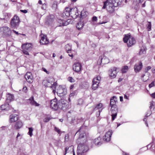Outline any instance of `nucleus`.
<instances>
[{
  "mask_svg": "<svg viewBox=\"0 0 155 155\" xmlns=\"http://www.w3.org/2000/svg\"><path fill=\"white\" fill-rule=\"evenodd\" d=\"M115 3V1L114 0H106L103 2L104 5L102 7V9L106 8L109 13H113L114 11L115 6L114 4Z\"/></svg>",
  "mask_w": 155,
  "mask_h": 155,
  "instance_id": "obj_1",
  "label": "nucleus"
},
{
  "mask_svg": "<svg viewBox=\"0 0 155 155\" xmlns=\"http://www.w3.org/2000/svg\"><path fill=\"white\" fill-rule=\"evenodd\" d=\"M124 43H127L128 47H131L134 45L136 42V40L133 36L129 34L125 35L123 38Z\"/></svg>",
  "mask_w": 155,
  "mask_h": 155,
  "instance_id": "obj_2",
  "label": "nucleus"
},
{
  "mask_svg": "<svg viewBox=\"0 0 155 155\" xmlns=\"http://www.w3.org/2000/svg\"><path fill=\"white\" fill-rule=\"evenodd\" d=\"M77 150L78 155H82L88 150V146L84 143H79Z\"/></svg>",
  "mask_w": 155,
  "mask_h": 155,
  "instance_id": "obj_3",
  "label": "nucleus"
},
{
  "mask_svg": "<svg viewBox=\"0 0 155 155\" xmlns=\"http://www.w3.org/2000/svg\"><path fill=\"white\" fill-rule=\"evenodd\" d=\"M20 20L18 16L15 15L14 16L10 21V26L12 28H17L19 26Z\"/></svg>",
  "mask_w": 155,
  "mask_h": 155,
  "instance_id": "obj_4",
  "label": "nucleus"
},
{
  "mask_svg": "<svg viewBox=\"0 0 155 155\" xmlns=\"http://www.w3.org/2000/svg\"><path fill=\"white\" fill-rule=\"evenodd\" d=\"M10 28L7 26H3L0 28V35L3 36L9 37L11 34Z\"/></svg>",
  "mask_w": 155,
  "mask_h": 155,
  "instance_id": "obj_5",
  "label": "nucleus"
},
{
  "mask_svg": "<svg viewBox=\"0 0 155 155\" xmlns=\"http://www.w3.org/2000/svg\"><path fill=\"white\" fill-rule=\"evenodd\" d=\"M22 48L24 54L29 55V52L31 50L32 45L31 43H26L22 45Z\"/></svg>",
  "mask_w": 155,
  "mask_h": 155,
  "instance_id": "obj_6",
  "label": "nucleus"
},
{
  "mask_svg": "<svg viewBox=\"0 0 155 155\" xmlns=\"http://www.w3.org/2000/svg\"><path fill=\"white\" fill-rule=\"evenodd\" d=\"M58 101L56 98L50 101L51 108L54 110H58Z\"/></svg>",
  "mask_w": 155,
  "mask_h": 155,
  "instance_id": "obj_7",
  "label": "nucleus"
},
{
  "mask_svg": "<svg viewBox=\"0 0 155 155\" xmlns=\"http://www.w3.org/2000/svg\"><path fill=\"white\" fill-rule=\"evenodd\" d=\"M66 101L64 99H61L58 101V109H60L64 110L66 109Z\"/></svg>",
  "mask_w": 155,
  "mask_h": 155,
  "instance_id": "obj_8",
  "label": "nucleus"
},
{
  "mask_svg": "<svg viewBox=\"0 0 155 155\" xmlns=\"http://www.w3.org/2000/svg\"><path fill=\"white\" fill-rule=\"evenodd\" d=\"M111 113L112 120H114L116 118L118 111L117 106L111 107L110 109Z\"/></svg>",
  "mask_w": 155,
  "mask_h": 155,
  "instance_id": "obj_9",
  "label": "nucleus"
},
{
  "mask_svg": "<svg viewBox=\"0 0 155 155\" xmlns=\"http://www.w3.org/2000/svg\"><path fill=\"white\" fill-rule=\"evenodd\" d=\"M57 93L58 96L61 97L66 94L67 90L66 89L62 88L61 86H60L57 90Z\"/></svg>",
  "mask_w": 155,
  "mask_h": 155,
  "instance_id": "obj_10",
  "label": "nucleus"
},
{
  "mask_svg": "<svg viewBox=\"0 0 155 155\" xmlns=\"http://www.w3.org/2000/svg\"><path fill=\"white\" fill-rule=\"evenodd\" d=\"M47 83L48 84V85H49L50 84L51 85L50 86L51 88H54V89L56 88L57 83L56 82H54V79L53 77H49L46 80Z\"/></svg>",
  "mask_w": 155,
  "mask_h": 155,
  "instance_id": "obj_11",
  "label": "nucleus"
},
{
  "mask_svg": "<svg viewBox=\"0 0 155 155\" xmlns=\"http://www.w3.org/2000/svg\"><path fill=\"white\" fill-rule=\"evenodd\" d=\"M70 16L74 19L76 18L78 16L79 14L78 12L77 8H71Z\"/></svg>",
  "mask_w": 155,
  "mask_h": 155,
  "instance_id": "obj_12",
  "label": "nucleus"
},
{
  "mask_svg": "<svg viewBox=\"0 0 155 155\" xmlns=\"http://www.w3.org/2000/svg\"><path fill=\"white\" fill-rule=\"evenodd\" d=\"M113 132L112 130H109L106 132L104 136V140L106 142L110 141L111 140V137Z\"/></svg>",
  "mask_w": 155,
  "mask_h": 155,
  "instance_id": "obj_13",
  "label": "nucleus"
},
{
  "mask_svg": "<svg viewBox=\"0 0 155 155\" xmlns=\"http://www.w3.org/2000/svg\"><path fill=\"white\" fill-rule=\"evenodd\" d=\"M117 69V68L114 67L109 71V75L111 78H113L116 77Z\"/></svg>",
  "mask_w": 155,
  "mask_h": 155,
  "instance_id": "obj_14",
  "label": "nucleus"
},
{
  "mask_svg": "<svg viewBox=\"0 0 155 155\" xmlns=\"http://www.w3.org/2000/svg\"><path fill=\"white\" fill-rule=\"evenodd\" d=\"M81 65L79 63H74L73 65V69L74 71L76 72H79L81 68Z\"/></svg>",
  "mask_w": 155,
  "mask_h": 155,
  "instance_id": "obj_15",
  "label": "nucleus"
},
{
  "mask_svg": "<svg viewBox=\"0 0 155 155\" xmlns=\"http://www.w3.org/2000/svg\"><path fill=\"white\" fill-rule=\"evenodd\" d=\"M25 77L27 81L31 83L33 81V78L32 74L30 72L27 73L25 76Z\"/></svg>",
  "mask_w": 155,
  "mask_h": 155,
  "instance_id": "obj_16",
  "label": "nucleus"
},
{
  "mask_svg": "<svg viewBox=\"0 0 155 155\" xmlns=\"http://www.w3.org/2000/svg\"><path fill=\"white\" fill-rule=\"evenodd\" d=\"M143 67L142 63L139 62L135 64L134 66V69L136 72H139L140 71Z\"/></svg>",
  "mask_w": 155,
  "mask_h": 155,
  "instance_id": "obj_17",
  "label": "nucleus"
},
{
  "mask_svg": "<svg viewBox=\"0 0 155 155\" xmlns=\"http://www.w3.org/2000/svg\"><path fill=\"white\" fill-rule=\"evenodd\" d=\"M70 8L68 7L66 8L65 10L63 13V17L64 18H67L69 16H70Z\"/></svg>",
  "mask_w": 155,
  "mask_h": 155,
  "instance_id": "obj_18",
  "label": "nucleus"
},
{
  "mask_svg": "<svg viewBox=\"0 0 155 155\" xmlns=\"http://www.w3.org/2000/svg\"><path fill=\"white\" fill-rule=\"evenodd\" d=\"M41 37L40 42L41 45H45L49 43V41L47 39L46 35H43V36H42L41 35Z\"/></svg>",
  "mask_w": 155,
  "mask_h": 155,
  "instance_id": "obj_19",
  "label": "nucleus"
},
{
  "mask_svg": "<svg viewBox=\"0 0 155 155\" xmlns=\"http://www.w3.org/2000/svg\"><path fill=\"white\" fill-rule=\"evenodd\" d=\"M117 98L116 97L114 96L110 100V106L111 107L117 106L116 104L117 102Z\"/></svg>",
  "mask_w": 155,
  "mask_h": 155,
  "instance_id": "obj_20",
  "label": "nucleus"
},
{
  "mask_svg": "<svg viewBox=\"0 0 155 155\" xmlns=\"http://www.w3.org/2000/svg\"><path fill=\"white\" fill-rule=\"evenodd\" d=\"M29 100L30 101V103L32 105L35 106H39V104L37 103L34 100V97L33 96H32L29 99Z\"/></svg>",
  "mask_w": 155,
  "mask_h": 155,
  "instance_id": "obj_21",
  "label": "nucleus"
},
{
  "mask_svg": "<svg viewBox=\"0 0 155 155\" xmlns=\"http://www.w3.org/2000/svg\"><path fill=\"white\" fill-rule=\"evenodd\" d=\"M84 26V23H83V21L82 20L80 21L76 25V27L78 30L82 29Z\"/></svg>",
  "mask_w": 155,
  "mask_h": 155,
  "instance_id": "obj_22",
  "label": "nucleus"
},
{
  "mask_svg": "<svg viewBox=\"0 0 155 155\" xmlns=\"http://www.w3.org/2000/svg\"><path fill=\"white\" fill-rule=\"evenodd\" d=\"M2 110H8L10 109L9 105L8 104L6 103L2 105L0 108Z\"/></svg>",
  "mask_w": 155,
  "mask_h": 155,
  "instance_id": "obj_23",
  "label": "nucleus"
},
{
  "mask_svg": "<svg viewBox=\"0 0 155 155\" xmlns=\"http://www.w3.org/2000/svg\"><path fill=\"white\" fill-rule=\"evenodd\" d=\"M23 125V123L22 122L18 121L16 123L14 127L16 129H18L22 127Z\"/></svg>",
  "mask_w": 155,
  "mask_h": 155,
  "instance_id": "obj_24",
  "label": "nucleus"
},
{
  "mask_svg": "<svg viewBox=\"0 0 155 155\" xmlns=\"http://www.w3.org/2000/svg\"><path fill=\"white\" fill-rule=\"evenodd\" d=\"M79 129L78 131H80V133L79 136V137L77 140V143H78L80 141H81V138H83L85 135V133L84 131H81Z\"/></svg>",
  "mask_w": 155,
  "mask_h": 155,
  "instance_id": "obj_25",
  "label": "nucleus"
},
{
  "mask_svg": "<svg viewBox=\"0 0 155 155\" xmlns=\"http://www.w3.org/2000/svg\"><path fill=\"white\" fill-rule=\"evenodd\" d=\"M101 139V137H99L94 139L93 142L96 145L99 146L102 144V143L100 141Z\"/></svg>",
  "mask_w": 155,
  "mask_h": 155,
  "instance_id": "obj_26",
  "label": "nucleus"
},
{
  "mask_svg": "<svg viewBox=\"0 0 155 155\" xmlns=\"http://www.w3.org/2000/svg\"><path fill=\"white\" fill-rule=\"evenodd\" d=\"M18 117L17 115L15 116L13 115H11L10 116V122L11 123L14 122L17 120Z\"/></svg>",
  "mask_w": 155,
  "mask_h": 155,
  "instance_id": "obj_27",
  "label": "nucleus"
},
{
  "mask_svg": "<svg viewBox=\"0 0 155 155\" xmlns=\"http://www.w3.org/2000/svg\"><path fill=\"white\" fill-rule=\"evenodd\" d=\"M101 62H102L103 64H106L109 62V59L106 57L104 56L103 58L101 57Z\"/></svg>",
  "mask_w": 155,
  "mask_h": 155,
  "instance_id": "obj_28",
  "label": "nucleus"
},
{
  "mask_svg": "<svg viewBox=\"0 0 155 155\" xmlns=\"http://www.w3.org/2000/svg\"><path fill=\"white\" fill-rule=\"evenodd\" d=\"M14 96L12 94H8L7 96L6 100L7 102H10L13 99Z\"/></svg>",
  "mask_w": 155,
  "mask_h": 155,
  "instance_id": "obj_29",
  "label": "nucleus"
},
{
  "mask_svg": "<svg viewBox=\"0 0 155 155\" xmlns=\"http://www.w3.org/2000/svg\"><path fill=\"white\" fill-rule=\"evenodd\" d=\"M4 17V19L7 21L12 17V14L10 13H6L5 14Z\"/></svg>",
  "mask_w": 155,
  "mask_h": 155,
  "instance_id": "obj_30",
  "label": "nucleus"
},
{
  "mask_svg": "<svg viewBox=\"0 0 155 155\" xmlns=\"http://www.w3.org/2000/svg\"><path fill=\"white\" fill-rule=\"evenodd\" d=\"M58 23H59L58 25V26H65L66 25L65 23H64V20H61V19H59L58 21Z\"/></svg>",
  "mask_w": 155,
  "mask_h": 155,
  "instance_id": "obj_31",
  "label": "nucleus"
},
{
  "mask_svg": "<svg viewBox=\"0 0 155 155\" xmlns=\"http://www.w3.org/2000/svg\"><path fill=\"white\" fill-rule=\"evenodd\" d=\"M65 49L67 52L68 53H70L71 50V46L68 44H67L65 46Z\"/></svg>",
  "mask_w": 155,
  "mask_h": 155,
  "instance_id": "obj_32",
  "label": "nucleus"
},
{
  "mask_svg": "<svg viewBox=\"0 0 155 155\" xmlns=\"http://www.w3.org/2000/svg\"><path fill=\"white\" fill-rule=\"evenodd\" d=\"M146 28L148 31L151 30V24L150 22L148 21L146 25Z\"/></svg>",
  "mask_w": 155,
  "mask_h": 155,
  "instance_id": "obj_33",
  "label": "nucleus"
},
{
  "mask_svg": "<svg viewBox=\"0 0 155 155\" xmlns=\"http://www.w3.org/2000/svg\"><path fill=\"white\" fill-rule=\"evenodd\" d=\"M146 48L144 47L141 48L140 50L139 54L141 55L143 54H145L146 53Z\"/></svg>",
  "mask_w": 155,
  "mask_h": 155,
  "instance_id": "obj_34",
  "label": "nucleus"
},
{
  "mask_svg": "<svg viewBox=\"0 0 155 155\" xmlns=\"http://www.w3.org/2000/svg\"><path fill=\"white\" fill-rule=\"evenodd\" d=\"M88 14V13L87 12L82 11L81 12V17L84 18L87 16Z\"/></svg>",
  "mask_w": 155,
  "mask_h": 155,
  "instance_id": "obj_35",
  "label": "nucleus"
},
{
  "mask_svg": "<svg viewBox=\"0 0 155 155\" xmlns=\"http://www.w3.org/2000/svg\"><path fill=\"white\" fill-rule=\"evenodd\" d=\"M128 66H124L122 69L121 71L122 73H126L128 71Z\"/></svg>",
  "mask_w": 155,
  "mask_h": 155,
  "instance_id": "obj_36",
  "label": "nucleus"
},
{
  "mask_svg": "<svg viewBox=\"0 0 155 155\" xmlns=\"http://www.w3.org/2000/svg\"><path fill=\"white\" fill-rule=\"evenodd\" d=\"M103 104L102 103H99L97 104L94 108V110H98L102 108Z\"/></svg>",
  "mask_w": 155,
  "mask_h": 155,
  "instance_id": "obj_37",
  "label": "nucleus"
},
{
  "mask_svg": "<svg viewBox=\"0 0 155 155\" xmlns=\"http://www.w3.org/2000/svg\"><path fill=\"white\" fill-rule=\"evenodd\" d=\"M29 131L28 133V134L29 135L30 137H31L32 135V132L33 129L32 127H29Z\"/></svg>",
  "mask_w": 155,
  "mask_h": 155,
  "instance_id": "obj_38",
  "label": "nucleus"
},
{
  "mask_svg": "<svg viewBox=\"0 0 155 155\" xmlns=\"http://www.w3.org/2000/svg\"><path fill=\"white\" fill-rule=\"evenodd\" d=\"M54 130L55 131L57 132L58 134H60V135L61 134V132L59 128L55 127H54Z\"/></svg>",
  "mask_w": 155,
  "mask_h": 155,
  "instance_id": "obj_39",
  "label": "nucleus"
},
{
  "mask_svg": "<svg viewBox=\"0 0 155 155\" xmlns=\"http://www.w3.org/2000/svg\"><path fill=\"white\" fill-rule=\"evenodd\" d=\"M98 84H93L92 86V88L94 90H95L98 88Z\"/></svg>",
  "mask_w": 155,
  "mask_h": 155,
  "instance_id": "obj_40",
  "label": "nucleus"
},
{
  "mask_svg": "<svg viewBox=\"0 0 155 155\" xmlns=\"http://www.w3.org/2000/svg\"><path fill=\"white\" fill-rule=\"evenodd\" d=\"M51 118L50 117H46L44 120V121L45 122H48L50 119Z\"/></svg>",
  "mask_w": 155,
  "mask_h": 155,
  "instance_id": "obj_41",
  "label": "nucleus"
},
{
  "mask_svg": "<svg viewBox=\"0 0 155 155\" xmlns=\"http://www.w3.org/2000/svg\"><path fill=\"white\" fill-rule=\"evenodd\" d=\"M8 128V127L7 126H3L0 128V130H5L7 129Z\"/></svg>",
  "mask_w": 155,
  "mask_h": 155,
  "instance_id": "obj_42",
  "label": "nucleus"
},
{
  "mask_svg": "<svg viewBox=\"0 0 155 155\" xmlns=\"http://www.w3.org/2000/svg\"><path fill=\"white\" fill-rule=\"evenodd\" d=\"M97 78H98V79H97V80H95V81H96L100 82V81L101 80V77L99 76H97L96 77L94 78V79H97Z\"/></svg>",
  "mask_w": 155,
  "mask_h": 155,
  "instance_id": "obj_43",
  "label": "nucleus"
},
{
  "mask_svg": "<svg viewBox=\"0 0 155 155\" xmlns=\"http://www.w3.org/2000/svg\"><path fill=\"white\" fill-rule=\"evenodd\" d=\"M69 135L68 134H67L65 135L64 137V142H68V140Z\"/></svg>",
  "mask_w": 155,
  "mask_h": 155,
  "instance_id": "obj_44",
  "label": "nucleus"
},
{
  "mask_svg": "<svg viewBox=\"0 0 155 155\" xmlns=\"http://www.w3.org/2000/svg\"><path fill=\"white\" fill-rule=\"evenodd\" d=\"M47 5L45 4H44L42 5V7H41V8L42 9H43L44 10H46L47 8Z\"/></svg>",
  "mask_w": 155,
  "mask_h": 155,
  "instance_id": "obj_45",
  "label": "nucleus"
},
{
  "mask_svg": "<svg viewBox=\"0 0 155 155\" xmlns=\"http://www.w3.org/2000/svg\"><path fill=\"white\" fill-rule=\"evenodd\" d=\"M154 86V81H153L152 82L149 84V87L150 88L153 87Z\"/></svg>",
  "mask_w": 155,
  "mask_h": 155,
  "instance_id": "obj_46",
  "label": "nucleus"
},
{
  "mask_svg": "<svg viewBox=\"0 0 155 155\" xmlns=\"http://www.w3.org/2000/svg\"><path fill=\"white\" fill-rule=\"evenodd\" d=\"M151 114V111L150 110H148L147 111V114L146 115V117H147L149 116Z\"/></svg>",
  "mask_w": 155,
  "mask_h": 155,
  "instance_id": "obj_47",
  "label": "nucleus"
},
{
  "mask_svg": "<svg viewBox=\"0 0 155 155\" xmlns=\"http://www.w3.org/2000/svg\"><path fill=\"white\" fill-rule=\"evenodd\" d=\"M22 91L25 93H26L28 91L27 87L25 86H24L22 89Z\"/></svg>",
  "mask_w": 155,
  "mask_h": 155,
  "instance_id": "obj_48",
  "label": "nucleus"
},
{
  "mask_svg": "<svg viewBox=\"0 0 155 155\" xmlns=\"http://www.w3.org/2000/svg\"><path fill=\"white\" fill-rule=\"evenodd\" d=\"M97 79H98V78H97V79H93V84H95L99 85V84L100 82H97V81H95V80H97Z\"/></svg>",
  "mask_w": 155,
  "mask_h": 155,
  "instance_id": "obj_49",
  "label": "nucleus"
},
{
  "mask_svg": "<svg viewBox=\"0 0 155 155\" xmlns=\"http://www.w3.org/2000/svg\"><path fill=\"white\" fill-rule=\"evenodd\" d=\"M68 81L71 82H74V80L73 78L71 77H69L68 78Z\"/></svg>",
  "mask_w": 155,
  "mask_h": 155,
  "instance_id": "obj_50",
  "label": "nucleus"
},
{
  "mask_svg": "<svg viewBox=\"0 0 155 155\" xmlns=\"http://www.w3.org/2000/svg\"><path fill=\"white\" fill-rule=\"evenodd\" d=\"M97 18L96 16H93L92 18V21H97Z\"/></svg>",
  "mask_w": 155,
  "mask_h": 155,
  "instance_id": "obj_51",
  "label": "nucleus"
},
{
  "mask_svg": "<svg viewBox=\"0 0 155 155\" xmlns=\"http://www.w3.org/2000/svg\"><path fill=\"white\" fill-rule=\"evenodd\" d=\"M20 11L22 13H26L28 12V11L27 10H20Z\"/></svg>",
  "mask_w": 155,
  "mask_h": 155,
  "instance_id": "obj_52",
  "label": "nucleus"
},
{
  "mask_svg": "<svg viewBox=\"0 0 155 155\" xmlns=\"http://www.w3.org/2000/svg\"><path fill=\"white\" fill-rule=\"evenodd\" d=\"M151 68V67L150 66H148L146 68L145 70V71L146 72H147L148 71L150 70Z\"/></svg>",
  "mask_w": 155,
  "mask_h": 155,
  "instance_id": "obj_53",
  "label": "nucleus"
},
{
  "mask_svg": "<svg viewBox=\"0 0 155 155\" xmlns=\"http://www.w3.org/2000/svg\"><path fill=\"white\" fill-rule=\"evenodd\" d=\"M42 70H43L45 71V72L47 74H49V72L45 68H42Z\"/></svg>",
  "mask_w": 155,
  "mask_h": 155,
  "instance_id": "obj_54",
  "label": "nucleus"
},
{
  "mask_svg": "<svg viewBox=\"0 0 155 155\" xmlns=\"http://www.w3.org/2000/svg\"><path fill=\"white\" fill-rule=\"evenodd\" d=\"M102 109L103 108H102L101 110H98V113L96 114V116L97 117H99L100 114V113L102 111Z\"/></svg>",
  "mask_w": 155,
  "mask_h": 155,
  "instance_id": "obj_55",
  "label": "nucleus"
},
{
  "mask_svg": "<svg viewBox=\"0 0 155 155\" xmlns=\"http://www.w3.org/2000/svg\"><path fill=\"white\" fill-rule=\"evenodd\" d=\"M57 7V5L56 4H54L52 5V8H53L55 9Z\"/></svg>",
  "mask_w": 155,
  "mask_h": 155,
  "instance_id": "obj_56",
  "label": "nucleus"
},
{
  "mask_svg": "<svg viewBox=\"0 0 155 155\" xmlns=\"http://www.w3.org/2000/svg\"><path fill=\"white\" fill-rule=\"evenodd\" d=\"M69 147H66L65 148V152L64 153V155H65L67 153V151L69 149Z\"/></svg>",
  "mask_w": 155,
  "mask_h": 155,
  "instance_id": "obj_57",
  "label": "nucleus"
},
{
  "mask_svg": "<svg viewBox=\"0 0 155 155\" xmlns=\"http://www.w3.org/2000/svg\"><path fill=\"white\" fill-rule=\"evenodd\" d=\"M143 121H145V124L146 125V126H147V127H148V124L147 123V119H146V117H145L144 118V119H143Z\"/></svg>",
  "mask_w": 155,
  "mask_h": 155,
  "instance_id": "obj_58",
  "label": "nucleus"
},
{
  "mask_svg": "<svg viewBox=\"0 0 155 155\" xmlns=\"http://www.w3.org/2000/svg\"><path fill=\"white\" fill-rule=\"evenodd\" d=\"M151 97L154 98H155V92L150 95Z\"/></svg>",
  "mask_w": 155,
  "mask_h": 155,
  "instance_id": "obj_59",
  "label": "nucleus"
},
{
  "mask_svg": "<svg viewBox=\"0 0 155 155\" xmlns=\"http://www.w3.org/2000/svg\"><path fill=\"white\" fill-rule=\"evenodd\" d=\"M145 3H146V2H145L142 5V7L143 8H144V7H145L146 6V5H145Z\"/></svg>",
  "mask_w": 155,
  "mask_h": 155,
  "instance_id": "obj_60",
  "label": "nucleus"
},
{
  "mask_svg": "<svg viewBox=\"0 0 155 155\" xmlns=\"http://www.w3.org/2000/svg\"><path fill=\"white\" fill-rule=\"evenodd\" d=\"M123 80V79L121 78H119L118 80V82H121V81H122Z\"/></svg>",
  "mask_w": 155,
  "mask_h": 155,
  "instance_id": "obj_61",
  "label": "nucleus"
},
{
  "mask_svg": "<svg viewBox=\"0 0 155 155\" xmlns=\"http://www.w3.org/2000/svg\"><path fill=\"white\" fill-rule=\"evenodd\" d=\"M120 101H122L123 100V97L122 96H120Z\"/></svg>",
  "mask_w": 155,
  "mask_h": 155,
  "instance_id": "obj_62",
  "label": "nucleus"
},
{
  "mask_svg": "<svg viewBox=\"0 0 155 155\" xmlns=\"http://www.w3.org/2000/svg\"><path fill=\"white\" fill-rule=\"evenodd\" d=\"M124 98H125L126 99H128V97L126 95V94H124Z\"/></svg>",
  "mask_w": 155,
  "mask_h": 155,
  "instance_id": "obj_63",
  "label": "nucleus"
},
{
  "mask_svg": "<svg viewBox=\"0 0 155 155\" xmlns=\"http://www.w3.org/2000/svg\"><path fill=\"white\" fill-rule=\"evenodd\" d=\"M152 102H152L150 103V109H151L152 108V106H153V104L152 103Z\"/></svg>",
  "mask_w": 155,
  "mask_h": 155,
  "instance_id": "obj_64",
  "label": "nucleus"
}]
</instances>
